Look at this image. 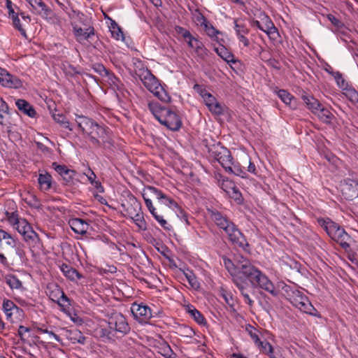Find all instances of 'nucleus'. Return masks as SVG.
<instances>
[{"instance_id": "19", "label": "nucleus", "mask_w": 358, "mask_h": 358, "mask_svg": "<svg viewBox=\"0 0 358 358\" xmlns=\"http://www.w3.org/2000/svg\"><path fill=\"white\" fill-rule=\"evenodd\" d=\"M261 22L260 30L265 32L270 38L275 39V34H278V29L270 17L266 15H263L261 17Z\"/></svg>"}, {"instance_id": "50", "label": "nucleus", "mask_w": 358, "mask_h": 358, "mask_svg": "<svg viewBox=\"0 0 358 358\" xmlns=\"http://www.w3.org/2000/svg\"><path fill=\"white\" fill-rule=\"evenodd\" d=\"M59 306L61 307V310L64 311L66 308H69L70 306V299L67 297V296L64 294V292L62 294L61 299L56 302Z\"/></svg>"}, {"instance_id": "46", "label": "nucleus", "mask_w": 358, "mask_h": 358, "mask_svg": "<svg viewBox=\"0 0 358 358\" xmlns=\"http://www.w3.org/2000/svg\"><path fill=\"white\" fill-rule=\"evenodd\" d=\"M76 175V172L72 169H69L62 176L64 184L66 185H71L73 183V179Z\"/></svg>"}, {"instance_id": "26", "label": "nucleus", "mask_w": 358, "mask_h": 358, "mask_svg": "<svg viewBox=\"0 0 358 358\" xmlns=\"http://www.w3.org/2000/svg\"><path fill=\"white\" fill-rule=\"evenodd\" d=\"M219 293H220V296L224 300L226 304L228 305L230 311L231 312H235L236 311L235 306H236V300L234 297V296L231 294V292H229V290L226 289L224 287H221L220 291H219Z\"/></svg>"}, {"instance_id": "1", "label": "nucleus", "mask_w": 358, "mask_h": 358, "mask_svg": "<svg viewBox=\"0 0 358 358\" xmlns=\"http://www.w3.org/2000/svg\"><path fill=\"white\" fill-rule=\"evenodd\" d=\"M222 261L225 268L232 276L233 282L243 296L245 302L250 306H253L254 301L250 296L246 280L253 287L263 289L273 296L278 295V290L273 282L248 259L238 255L234 262L226 257H223Z\"/></svg>"}, {"instance_id": "36", "label": "nucleus", "mask_w": 358, "mask_h": 358, "mask_svg": "<svg viewBox=\"0 0 358 358\" xmlns=\"http://www.w3.org/2000/svg\"><path fill=\"white\" fill-rule=\"evenodd\" d=\"M134 224L138 227V228L141 230H146L147 229V223L144 219L143 213L142 211L141 213H136L134 216H131L129 217Z\"/></svg>"}, {"instance_id": "51", "label": "nucleus", "mask_w": 358, "mask_h": 358, "mask_svg": "<svg viewBox=\"0 0 358 358\" xmlns=\"http://www.w3.org/2000/svg\"><path fill=\"white\" fill-rule=\"evenodd\" d=\"M24 201H26L27 203H28L30 206L33 208H41V207L40 201L34 194H30L28 197L24 199Z\"/></svg>"}, {"instance_id": "58", "label": "nucleus", "mask_w": 358, "mask_h": 358, "mask_svg": "<svg viewBox=\"0 0 358 358\" xmlns=\"http://www.w3.org/2000/svg\"><path fill=\"white\" fill-rule=\"evenodd\" d=\"M8 113V106L7 103L0 97V119L2 120L5 115Z\"/></svg>"}, {"instance_id": "16", "label": "nucleus", "mask_w": 358, "mask_h": 358, "mask_svg": "<svg viewBox=\"0 0 358 358\" xmlns=\"http://www.w3.org/2000/svg\"><path fill=\"white\" fill-rule=\"evenodd\" d=\"M0 85L10 88H18L21 87L22 83L20 79L0 68Z\"/></svg>"}, {"instance_id": "34", "label": "nucleus", "mask_w": 358, "mask_h": 358, "mask_svg": "<svg viewBox=\"0 0 358 358\" xmlns=\"http://www.w3.org/2000/svg\"><path fill=\"white\" fill-rule=\"evenodd\" d=\"M52 176L49 173H41L38 176V181L41 189L47 191L51 187Z\"/></svg>"}, {"instance_id": "49", "label": "nucleus", "mask_w": 358, "mask_h": 358, "mask_svg": "<svg viewBox=\"0 0 358 358\" xmlns=\"http://www.w3.org/2000/svg\"><path fill=\"white\" fill-rule=\"evenodd\" d=\"M36 10H37L39 14L41 15L43 13L45 16L49 15L51 11L42 0L38 1Z\"/></svg>"}, {"instance_id": "52", "label": "nucleus", "mask_w": 358, "mask_h": 358, "mask_svg": "<svg viewBox=\"0 0 358 358\" xmlns=\"http://www.w3.org/2000/svg\"><path fill=\"white\" fill-rule=\"evenodd\" d=\"M246 330L248 332L252 341L255 342V343L257 345L258 343L260 341L258 336V331L254 327H252L251 325H249L246 328Z\"/></svg>"}, {"instance_id": "42", "label": "nucleus", "mask_w": 358, "mask_h": 358, "mask_svg": "<svg viewBox=\"0 0 358 358\" xmlns=\"http://www.w3.org/2000/svg\"><path fill=\"white\" fill-rule=\"evenodd\" d=\"M330 74L334 77L338 87L340 89L343 90L345 87H347L348 83L345 81L342 74L339 71H331V72H330Z\"/></svg>"}, {"instance_id": "8", "label": "nucleus", "mask_w": 358, "mask_h": 358, "mask_svg": "<svg viewBox=\"0 0 358 358\" xmlns=\"http://www.w3.org/2000/svg\"><path fill=\"white\" fill-rule=\"evenodd\" d=\"M322 227L329 236L343 249L347 250L350 248L351 238L343 228L330 220H323Z\"/></svg>"}, {"instance_id": "44", "label": "nucleus", "mask_w": 358, "mask_h": 358, "mask_svg": "<svg viewBox=\"0 0 358 358\" xmlns=\"http://www.w3.org/2000/svg\"><path fill=\"white\" fill-rule=\"evenodd\" d=\"M71 337L70 338L71 341L75 343H80L84 344L86 341V338L83 335V334L78 330L73 331L71 332Z\"/></svg>"}, {"instance_id": "33", "label": "nucleus", "mask_w": 358, "mask_h": 358, "mask_svg": "<svg viewBox=\"0 0 358 358\" xmlns=\"http://www.w3.org/2000/svg\"><path fill=\"white\" fill-rule=\"evenodd\" d=\"M182 272L185 278L188 281L189 285L194 289H199L201 287V285L198 281L195 274L191 270L189 269H187L186 271H182Z\"/></svg>"}, {"instance_id": "10", "label": "nucleus", "mask_w": 358, "mask_h": 358, "mask_svg": "<svg viewBox=\"0 0 358 358\" xmlns=\"http://www.w3.org/2000/svg\"><path fill=\"white\" fill-rule=\"evenodd\" d=\"M131 312L134 319L141 324L148 323L152 317L150 308L143 303H133L131 306Z\"/></svg>"}, {"instance_id": "43", "label": "nucleus", "mask_w": 358, "mask_h": 358, "mask_svg": "<svg viewBox=\"0 0 358 358\" xmlns=\"http://www.w3.org/2000/svg\"><path fill=\"white\" fill-rule=\"evenodd\" d=\"M276 93L281 101L287 105L290 104L294 98V96L285 90H279L276 91Z\"/></svg>"}, {"instance_id": "60", "label": "nucleus", "mask_w": 358, "mask_h": 358, "mask_svg": "<svg viewBox=\"0 0 358 358\" xmlns=\"http://www.w3.org/2000/svg\"><path fill=\"white\" fill-rule=\"evenodd\" d=\"M175 209L177 210H176L177 215L181 220H184L187 224H189V221H188L187 213L183 209H182L179 206H178V208H175Z\"/></svg>"}, {"instance_id": "12", "label": "nucleus", "mask_w": 358, "mask_h": 358, "mask_svg": "<svg viewBox=\"0 0 358 358\" xmlns=\"http://www.w3.org/2000/svg\"><path fill=\"white\" fill-rule=\"evenodd\" d=\"M3 310L6 317L10 322L19 319L22 315L23 310L17 306L11 300H4L3 303Z\"/></svg>"}, {"instance_id": "30", "label": "nucleus", "mask_w": 358, "mask_h": 358, "mask_svg": "<svg viewBox=\"0 0 358 358\" xmlns=\"http://www.w3.org/2000/svg\"><path fill=\"white\" fill-rule=\"evenodd\" d=\"M215 52L227 63H236V60L234 59V56L230 52H229L225 47L220 45L215 48Z\"/></svg>"}, {"instance_id": "6", "label": "nucleus", "mask_w": 358, "mask_h": 358, "mask_svg": "<svg viewBox=\"0 0 358 358\" xmlns=\"http://www.w3.org/2000/svg\"><path fill=\"white\" fill-rule=\"evenodd\" d=\"M277 287L281 289L284 292L287 300L301 312L313 316L317 315V310L303 292L292 288L284 282H279Z\"/></svg>"}, {"instance_id": "7", "label": "nucleus", "mask_w": 358, "mask_h": 358, "mask_svg": "<svg viewBox=\"0 0 358 358\" xmlns=\"http://www.w3.org/2000/svg\"><path fill=\"white\" fill-rule=\"evenodd\" d=\"M136 75L141 80L145 87L162 101L167 103L171 97L161 85L158 79L147 68H140L135 71Z\"/></svg>"}, {"instance_id": "41", "label": "nucleus", "mask_w": 358, "mask_h": 358, "mask_svg": "<svg viewBox=\"0 0 358 358\" xmlns=\"http://www.w3.org/2000/svg\"><path fill=\"white\" fill-rule=\"evenodd\" d=\"M99 336L103 339V341H114L116 335L113 331L110 330V329L108 327V329H101L99 331Z\"/></svg>"}, {"instance_id": "64", "label": "nucleus", "mask_w": 358, "mask_h": 358, "mask_svg": "<svg viewBox=\"0 0 358 358\" xmlns=\"http://www.w3.org/2000/svg\"><path fill=\"white\" fill-rule=\"evenodd\" d=\"M84 174L87 176L90 182L92 185H94V182H95V179L96 178V174L90 169H88L84 173Z\"/></svg>"}, {"instance_id": "5", "label": "nucleus", "mask_w": 358, "mask_h": 358, "mask_svg": "<svg viewBox=\"0 0 358 358\" xmlns=\"http://www.w3.org/2000/svg\"><path fill=\"white\" fill-rule=\"evenodd\" d=\"M148 108L154 117L170 130L176 131L181 128V118L171 108L162 106L157 102L149 103Z\"/></svg>"}, {"instance_id": "18", "label": "nucleus", "mask_w": 358, "mask_h": 358, "mask_svg": "<svg viewBox=\"0 0 358 358\" xmlns=\"http://www.w3.org/2000/svg\"><path fill=\"white\" fill-rule=\"evenodd\" d=\"M69 224L71 229L76 234L81 235L85 234L90 228V224L88 222L83 219L77 217L71 218L69 220Z\"/></svg>"}, {"instance_id": "24", "label": "nucleus", "mask_w": 358, "mask_h": 358, "mask_svg": "<svg viewBox=\"0 0 358 358\" xmlns=\"http://www.w3.org/2000/svg\"><path fill=\"white\" fill-rule=\"evenodd\" d=\"M15 104L17 109L24 114L28 115L30 117H35L36 113L34 108L28 101L24 99H17L15 102Z\"/></svg>"}, {"instance_id": "25", "label": "nucleus", "mask_w": 358, "mask_h": 358, "mask_svg": "<svg viewBox=\"0 0 358 358\" xmlns=\"http://www.w3.org/2000/svg\"><path fill=\"white\" fill-rule=\"evenodd\" d=\"M222 188L235 200H239L241 193L238 189L229 180H223Z\"/></svg>"}, {"instance_id": "54", "label": "nucleus", "mask_w": 358, "mask_h": 358, "mask_svg": "<svg viewBox=\"0 0 358 358\" xmlns=\"http://www.w3.org/2000/svg\"><path fill=\"white\" fill-rule=\"evenodd\" d=\"M239 27V24L236 22L235 23V29L238 36V38L240 42H241L245 47H248L250 45L249 40L244 36L243 34H241V30L238 29Z\"/></svg>"}, {"instance_id": "53", "label": "nucleus", "mask_w": 358, "mask_h": 358, "mask_svg": "<svg viewBox=\"0 0 358 358\" xmlns=\"http://www.w3.org/2000/svg\"><path fill=\"white\" fill-rule=\"evenodd\" d=\"M257 345L265 355H266L267 352H271V350L273 348L272 345L266 340L264 341H260Z\"/></svg>"}, {"instance_id": "48", "label": "nucleus", "mask_w": 358, "mask_h": 358, "mask_svg": "<svg viewBox=\"0 0 358 358\" xmlns=\"http://www.w3.org/2000/svg\"><path fill=\"white\" fill-rule=\"evenodd\" d=\"M155 219L159 222L162 227L166 230H171V226L168 224L166 220L164 219L162 215H160L155 210L153 213H151Z\"/></svg>"}, {"instance_id": "11", "label": "nucleus", "mask_w": 358, "mask_h": 358, "mask_svg": "<svg viewBox=\"0 0 358 358\" xmlns=\"http://www.w3.org/2000/svg\"><path fill=\"white\" fill-rule=\"evenodd\" d=\"M122 207L124 209V212L125 213L124 216L130 217L131 216H134L136 213H141V203L137 199L129 194L125 202L122 203Z\"/></svg>"}, {"instance_id": "37", "label": "nucleus", "mask_w": 358, "mask_h": 358, "mask_svg": "<svg viewBox=\"0 0 358 358\" xmlns=\"http://www.w3.org/2000/svg\"><path fill=\"white\" fill-rule=\"evenodd\" d=\"M199 18L200 19H198V20L201 22V25L204 26L205 31L209 36H215L217 34H219V31L215 28H214L213 25L210 24L202 15L199 17Z\"/></svg>"}, {"instance_id": "35", "label": "nucleus", "mask_w": 358, "mask_h": 358, "mask_svg": "<svg viewBox=\"0 0 358 358\" xmlns=\"http://www.w3.org/2000/svg\"><path fill=\"white\" fill-rule=\"evenodd\" d=\"M343 90V94L353 103H358V92L348 85Z\"/></svg>"}, {"instance_id": "39", "label": "nucleus", "mask_w": 358, "mask_h": 358, "mask_svg": "<svg viewBox=\"0 0 358 358\" xmlns=\"http://www.w3.org/2000/svg\"><path fill=\"white\" fill-rule=\"evenodd\" d=\"M187 311L198 324H203L206 323L203 315L194 306H187Z\"/></svg>"}, {"instance_id": "59", "label": "nucleus", "mask_w": 358, "mask_h": 358, "mask_svg": "<svg viewBox=\"0 0 358 358\" xmlns=\"http://www.w3.org/2000/svg\"><path fill=\"white\" fill-rule=\"evenodd\" d=\"M175 29L178 34L182 35V36L185 39V41H187L189 38H190L192 36L188 30L185 29L182 27L176 26Z\"/></svg>"}, {"instance_id": "3", "label": "nucleus", "mask_w": 358, "mask_h": 358, "mask_svg": "<svg viewBox=\"0 0 358 358\" xmlns=\"http://www.w3.org/2000/svg\"><path fill=\"white\" fill-rule=\"evenodd\" d=\"M6 203L12 210H15L16 206L13 201H8ZM4 213L8 223L22 236L26 243L33 244L39 241L38 234L34 231L31 224L24 218L18 215L16 210H6Z\"/></svg>"}, {"instance_id": "21", "label": "nucleus", "mask_w": 358, "mask_h": 358, "mask_svg": "<svg viewBox=\"0 0 358 358\" xmlns=\"http://www.w3.org/2000/svg\"><path fill=\"white\" fill-rule=\"evenodd\" d=\"M209 213L210 218L220 229L223 228L231 221L225 215L217 210H209Z\"/></svg>"}, {"instance_id": "9", "label": "nucleus", "mask_w": 358, "mask_h": 358, "mask_svg": "<svg viewBox=\"0 0 358 358\" xmlns=\"http://www.w3.org/2000/svg\"><path fill=\"white\" fill-rule=\"evenodd\" d=\"M108 324L116 335V338H122L130 332V327L122 313L113 314L108 320Z\"/></svg>"}, {"instance_id": "55", "label": "nucleus", "mask_w": 358, "mask_h": 358, "mask_svg": "<svg viewBox=\"0 0 358 358\" xmlns=\"http://www.w3.org/2000/svg\"><path fill=\"white\" fill-rule=\"evenodd\" d=\"M13 248H15L16 255L20 258V261H22L26 257L23 245L17 242L16 246Z\"/></svg>"}, {"instance_id": "38", "label": "nucleus", "mask_w": 358, "mask_h": 358, "mask_svg": "<svg viewBox=\"0 0 358 358\" xmlns=\"http://www.w3.org/2000/svg\"><path fill=\"white\" fill-rule=\"evenodd\" d=\"M2 241H4L6 245L11 248L15 247L16 243L17 242V241L7 231L0 229V242Z\"/></svg>"}, {"instance_id": "17", "label": "nucleus", "mask_w": 358, "mask_h": 358, "mask_svg": "<svg viewBox=\"0 0 358 358\" xmlns=\"http://www.w3.org/2000/svg\"><path fill=\"white\" fill-rule=\"evenodd\" d=\"M186 42L188 46L194 50L195 54L200 59H204L207 55V49L205 48L203 43L198 38L192 36Z\"/></svg>"}, {"instance_id": "31", "label": "nucleus", "mask_w": 358, "mask_h": 358, "mask_svg": "<svg viewBox=\"0 0 358 358\" xmlns=\"http://www.w3.org/2000/svg\"><path fill=\"white\" fill-rule=\"evenodd\" d=\"M48 290L50 299L55 303L61 299V296L64 293L60 287L56 284L48 286Z\"/></svg>"}, {"instance_id": "40", "label": "nucleus", "mask_w": 358, "mask_h": 358, "mask_svg": "<svg viewBox=\"0 0 358 358\" xmlns=\"http://www.w3.org/2000/svg\"><path fill=\"white\" fill-rule=\"evenodd\" d=\"M54 120L60 124L63 127L72 131L73 128L71 127L69 122L66 120V117L62 113H54L52 115Z\"/></svg>"}, {"instance_id": "14", "label": "nucleus", "mask_w": 358, "mask_h": 358, "mask_svg": "<svg viewBox=\"0 0 358 358\" xmlns=\"http://www.w3.org/2000/svg\"><path fill=\"white\" fill-rule=\"evenodd\" d=\"M342 194L348 200H354L358 195V182L348 179L342 185Z\"/></svg>"}, {"instance_id": "20", "label": "nucleus", "mask_w": 358, "mask_h": 358, "mask_svg": "<svg viewBox=\"0 0 358 358\" xmlns=\"http://www.w3.org/2000/svg\"><path fill=\"white\" fill-rule=\"evenodd\" d=\"M73 31L76 41L83 43L87 41L91 36L94 35V29L92 27H88L83 29L76 25L73 27Z\"/></svg>"}, {"instance_id": "22", "label": "nucleus", "mask_w": 358, "mask_h": 358, "mask_svg": "<svg viewBox=\"0 0 358 358\" xmlns=\"http://www.w3.org/2000/svg\"><path fill=\"white\" fill-rule=\"evenodd\" d=\"M209 213L210 218L220 229L223 228L231 221L225 215L217 210H209Z\"/></svg>"}, {"instance_id": "23", "label": "nucleus", "mask_w": 358, "mask_h": 358, "mask_svg": "<svg viewBox=\"0 0 358 358\" xmlns=\"http://www.w3.org/2000/svg\"><path fill=\"white\" fill-rule=\"evenodd\" d=\"M59 268L63 274L72 281H76L83 278V275L75 268L66 264H62Z\"/></svg>"}, {"instance_id": "27", "label": "nucleus", "mask_w": 358, "mask_h": 358, "mask_svg": "<svg viewBox=\"0 0 358 358\" xmlns=\"http://www.w3.org/2000/svg\"><path fill=\"white\" fill-rule=\"evenodd\" d=\"M315 115H316L323 123L327 124H331L333 119L334 118V115L331 111L329 108L324 107L323 105Z\"/></svg>"}, {"instance_id": "29", "label": "nucleus", "mask_w": 358, "mask_h": 358, "mask_svg": "<svg viewBox=\"0 0 358 358\" xmlns=\"http://www.w3.org/2000/svg\"><path fill=\"white\" fill-rule=\"evenodd\" d=\"M93 69L100 76L108 77L113 84H115V81L118 80L117 78L113 73H110L103 64H95L93 65Z\"/></svg>"}, {"instance_id": "45", "label": "nucleus", "mask_w": 358, "mask_h": 358, "mask_svg": "<svg viewBox=\"0 0 358 358\" xmlns=\"http://www.w3.org/2000/svg\"><path fill=\"white\" fill-rule=\"evenodd\" d=\"M13 21V24L15 29H17L20 34L27 38V32L26 30L22 27V24H20V20L18 17V13L16 15H13V16L10 17Z\"/></svg>"}, {"instance_id": "28", "label": "nucleus", "mask_w": 358, "mask_h": 358, "mask_svg": "<svg viewBox=\"0 0 358 358\" xmlns=\"http://www.w3.org/2000/svg\"><path fill=\"white\" fill-rule=\"evenodd\" d=\"M302 99L306 103L308 108L314 114H315L322 106L317 99L311 96H303Z\"/></svg>"}, {"instance_id": "47", "label": "nucleus", "mask_w": 358, "mask_h": 358, "mask_svg": "<svg viewBox=\"0 0 358 358\" xmlns=\"http://www.w3.org/2000/svg\"><path fill=\"white\" fill-rule=\"evenodd\" d=\"M110 31H111V34H112L113 37L115 38V39H117V40H120V39L123 40L124 39L123 32L122 31L120 27H118L117 24H115V22H114V24H112V25H111Z\"/></svg>"}, {"instance_id": "32", "label": "nucleus", "mask_w": 358, "mask_h": 358, "mask_svg": "<svg viewBox=\"0 0 358 358\" xmlns=\"http://www.w3.org/2000/svg\"><path fill=\"white\" fill-rule=\"evenodd\" d=\"M5 282L12 289H20L22 288V282L13 274L6 275L4 278Z\"/></svg>"}, {"instance_id": "62", "label": "nucleus", "mask_w": 358, "mask_h": 358, "mask_svg": "<svg viewBox=\"0 0 358 358\" xmlns=\"http://www.w3.org/2000/svg\"><path fill=\"white\" fill-rule=\"evenodd\" d=\"M203 101L205 102L206 106L208 107H210L214 102L216 101V99L210 93L206 94V96L203 98Z\"/></svg>"}, {"instance_id": "61", "label": "nucleus", "mask_w": 358, "mask_h": 358, "mask_svg": "<svg viewBox=\"0 0 358 358\" xmlns=\"http://www.w3.org/2000/svg\"><path fill=\"white\" fill-rule=\"evenodd\" d=\"M52 167L61 176H62L64 173H66L69 169L65 165H59L56 162L52 163Z\"/></svg>"}, {"instance_id": "4", "label": "nucleus", "mask_w": 358, "mask_h": 358, "mask_svg": "<svg viewBox=\"0 0 358 358\" xmlns=\"http://www.w3.org/2000/svg\"><path fill=\"white\" fill-rule=\"evenodd\" d=\"M210 156L216 159L226 171L234 173L242 178H248V175L240 163L233 162L230 151L220 143L213 145L209 148Z\"/></svg>"}, {"instance_id": "57", "label": "nucleus", "mask_w": 358, "mask_h": 358, "mask_svg": "<svg viewBox=\"0 0 358 358\" xmlns=\"http://www.w3.org/2000/svg\"><path fill=\"white\" fill-rule=\"evenodd\" d=\"M163 352L162 355L166 358H176V354L172 350L169 345H166L162 348Z\"/></svg>"}, {"instance_id": "56", "label": "nucleus", "mask_w": 358, "mask_h": 358, "mask_svg": "<svg viewBox=\"0 0 358 358\" xmlns=\"http://www.w3.org/2000/svg\"><path fill=\"white\" fill-rule=\"evenodd\" d=\"M209 110L215 115H222L223 113L222 106L217 101L208 108Z\"/></svg>"}, {"instance_id": "15", "label": "nucleus", "mask_w": 358, "mask_h": 358, "mask_svg": "<svg viewBox=\"0 0 358 358\" xmlns=\"http://www.w3.org/2000/svg\"><path fill=\"white\" fill-rule=\"evenodd\" d=\"M148 189L152 195L156 197L160 203L166 205L173 209H175V208H178V204L162 190L158 189L157 188L152 186H149Z\"/></svg>"}, {"instance_id": "13", "label": "nucleus", "mask_w": 358, "mask_h": 358, "mask_svg": "<svg viewBox=\"0 0 358 358\" xmlns=\"http://www.w3.org/2000/svg\"><path fill=\"white\" fill-rule=\"evenodd\" d=\"M228 241L232 244L236 248H241L243 250H246L248 248L249 244L243 234V233L236 227L235 229L228 236Z\"/></svg>"}, {"instance_id": "63", "label": "nucleus", "mask_w": 358, "mask_h": 358, "mask_svg": "<svg viewBox=\"0 0 358 358\" xmlns=\"http://www.w3.org/2000/svg\"><path fill=\"white\" fill-rule=\"evenodd\" d=\"M236 227V224L232 221H231L229 223L226 224L223 228H221L220 229H222L228 237L230 235V234L233 232Z\"/></svg>"}, {"instance_id": "2", "label": "nucleus", "mask_w": 358, "mask_h": 358, "mask_svg": "<svg viewBox=\"0 0 358 358\" xmlns=\"http://www.w3.org/2000/svg\"><path fill=\"white\" fill-rule=\"evenodd\" d=\"M76 122L83 134L87 135L94 147L109 149L113 146L111 132L108 127L83 115H78Z\"/></svg>"}]
</instances>
